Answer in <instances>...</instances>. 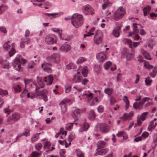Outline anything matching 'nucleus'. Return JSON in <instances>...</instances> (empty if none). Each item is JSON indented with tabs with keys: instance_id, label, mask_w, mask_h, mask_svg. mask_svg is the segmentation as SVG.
I'll list each match as a JSON object with an SVG mask.
<instances>
[{
	"instance_id": "obj_1",
	"label": "nucleus",
	"mask_w": 157,
	"mask_h": 157,
	"mask_svg": "<svg viewBox=\"0 0 157 157\" xmlns=\"http://www.w3.org/2000/svg\"><path fill=\"white\" fill-rule=\"evenodd\" d=\"M83 22V17L82 14L75 13L72 16L71 23L75 27L78 28L81 26Z\"/></svg>"
},
{
	"instance_id": "obj_2",
	"label": "nucleus",
	"mask_w": 157,
	"mask_h": 157,
	"mask_svg": "<svg viewBox=\"0 0 157 157\" xmlns=\"http://www.w3.org/2000/svg\"><path fill=\"white\" fill-rule=\"evenodd\" d=\"M21 62L22 64H24L26 63V60L23 59L20 55H17L12 63V65L13 68L18 71H21L22 70Z\"/></svg>"
},
{
	"instance_id": "obj_3",
	"label": "nucleus",
	"mask_w": 157,
	"mask_h": 157,
	"mask_svg": "<svg viewBox=\"0 0 157 157\" xmlns=\"http://www.w3.org/2000/svg\"><path fill=\"white\" fill-rule=\"evenodd\" d=\"M125 13V10L122 7L119 8L114 15L113 18L115 20H118L121 18Z\"/></svg>"
},
{
	"instance_id": "obj_4",
	"label": "nucleus",
	"mask_w": 157,
	"mask_h": 157,
	"mask_svg": "<svg viewBox=\"0 0 157 157\" xmlns=\"http://www.w3.org/2000/svg\"><path fill=\"white\" fill-rule=\"evenodd\" d=\"M102 32L100 30H98L94 37V43L96 44H101L102 40L103 37Z\"/></svg>"
},
{
	"instance_id": "obj_5",
	"label": "nucleus",
	"mask_w": 157,
	"mask_h": 157,
	"mask_svg": "<svg viewBox=\"0 0 157 157\" xmlns=\"http://www.w3.org/2000/svg\"><path fill=\"white\" fill-rule=\"evenodd\" d=\"M60 55L58 53H54L47 58L48 61L54 63H58L60 61Z\"/></svg>"
},
{
	"instance_id": "obj_6",
	"label": "nucleus",
	"mask_w": 157,
	"mask_h": 157,
	"mask_svg": "<svg viewBox=\"0 0 157 157\" xmlns=\"http://www.w3.org/2000/svg\"><path fill=\"white\" fill-rule=\"evenodd\" d=\"M20 118L19 114L17 113H14L11 116H9L6 119V122L8 124L11 125L12 122H16L18 121Z\"/></svg>"
},
{
	"instance_id": "obj_7",
	"label": "nucleus",
	"mask_w": 157,
	"mask_h": 157,
	"mask_svg": "<svg viewBox=\"0 0 157 157\" xmlns=\"http://www.w3.org/2000/svg\"><path fill=\"white\" fill-rule=\"evenodd\" d=\"M82 9V11L86 14H93L94 13V10L89 4L83 6Z\"/></svg>"
},
{
	"instance_id": "obj_8",
	"label": "nucleus",
	"mask_w": 157,
	"mask_h": 157,
	"mask_svg": "<svg viewBox=\"0 0 157 157\" xmlns=\"http://www.w3.org/2000/svg\"><path fill=\"white\" fill-rule=\"evenodd\" d=\"M140 99H136V101L135 103L133 104V107L136 109H140L143 107V104L146 102L147 99H143L141 101Z\"/></svg>"
},
{
	"instance_id": "obj_9",
	"label": "nucleus",
	"mask_w": 157,
	"mask_h": 157,
	"mask_svg": "<svg viewBox=\"0 0 157 157\" xmlns=\"http://www.w3.org/2000/svg\"><path fill=\"white\" fill-rule=\"evenodd\" d=\"M56 36L53 34L47 36L45 39L46 43L48 44H53L56 43Z\"/></svg>"
},
{
	"instance_id": "obj_10",
	"label": "nucleus",
	"mask_w": 157,
	"mask_h": 157,
	"mask_svg": "<svg viewBox=\"0 0 157 157\" xmlns=\"http://www.w3.org/2000/svg\"><path fill=\"white\" fill-rule=\"evenodd\" d=\"M59 47V50L64 52H68L71 49V46L67 43L61 45H60Z\"/></svg>"
},
{
	"instance_id": "obj_11",
	"label": "nucleus",
	"mask_w": 157,
	"mask_h": 157,
	"mask_svg": "<svg viewBox=\"0 0 157 157\" xmlns=\"http://www.w3.org/2000/svg\"><path fill=\"white\" fill-rule=\"evenodd\" d=\"M71 101L70 99H66L65 100H63L59 104L61 107V112L63 114H64L67 111V109L65 105L66 103H68Z\"/></svg>"
},
{
	"instance_id": "obj_12",
	"label": "nucleus",
	"mask_w": 157,
	"mask_h": 157,
	"mask_svg": "<svg viewBox=\"0 0 157 157\" xmlns=\"http://www.w3.org/2000/svg\"><path fill=\"white\" fill-rule=\"evenodd\" d=\"M96 56L97 60L99 62H103L106 59L105 54L103 52L98 53Z\"/></svg>"
},
{
	"instance_id": "obj_13",
	"label": "nucleus",
	"mask_w": 157,
	"mask_h": 157,
	"mask_svg": "<svg viewBox=\"0 0 157 157\" xmlns=\"http://www.w3.org/2000/svg\"><path fill=\"white\" fill-rule=\"evenodd\" d=\"M37 83L38 85L35 83H33V84L35 86V90L36 91H37L40 88H43L44 86V83L40 78L37 77Z\"/></svg>"
},
{
	"instance_id": "obj_14",
	"label": "nucleus",
	"mask_w": 157,
	"mask_h": 157,
	"mask_svg": "<svg viewBox=\"0 0 157 157\" xmlns=\"http://www.w3.org/2000/svg\"><path fill=\"white\" fill-rule=\"evenodd\" d=\"M134 115V113L132 111H131L129 113H125L121 118L124 121L126 120H130L131 119Z\"/></svg>"
},
{
	"instance_id": "obj_15",
	"label": "nucleus",
	"mask_w": 157,
	"mask_h": 157,
	"mask_svg": "<svg viewBox=\"0 0 157 157\" xmlns=\"http://www.w3.org/2000/svg\"><path fill=\"white\" fill-rule=\"evenodd\" d=\"M21 96L22 98L25 97L26 96L28 98L35 97L34 94L32 93L28 92L27 90H24L21 94Z\"/></svg>"
},
{
	"instance_id": "obj_16",
	"label": "nucleus",
	"mask_w": 157,
	"mask_h": 157,
	"mask_svg": "<svg viewBox=\"0 0 157 157\" xmlns=\"http://www.w3.org/2000/svg\"><path fill=\"white\" fill-rule=\"evenodd\" d=\"M51 66V64L50 63H44L42 64L41 67L44 71L48 73H50L52 72Z\"/></svg>"
},
{
	"instance_id": "obj_17",
	"label": "nucleus",
	"mask_w": 157,
	"mask_h": 157,
	"mask_svg": "<svg viewBox=\"0 0 157 157\" xmlns=\"http://www.w3.org/2000/svg\"><path fill=\"white\" fill-rule=\"evenodd\" d=\"M51 30L54 32H56L58 34V36L60 39L62 40H67V39L64 38L62 36V30H60L59 29L56 28H53L51 29Z\"/></svg>"
},
{
	"instance_id": "obj_18",
	"label": "nucleus",
	"mask_w": 157,
	"mask_h": 157,
	"mask_svg": "<svg viewBox=\"0 0 157 157\" xmlns=\"http://www.w3.org/2000/svg\"><path fill=\"white\" fill-rule=\"evenodd\" d=\"M53 78L52 75H49L48 76L45 77L44 78V82L47 85H51L53 80Z\"/></svg>"
},
{
	"instance_id": "obj_19",
	"label": "nucleus",
	"mask_w": 157,
	"mask_h": 157,
	"mask_svg": "<svg viewBox=\"0 0 157 157\" xmlns=\"http://www.w3.org/2000/svg\"><path fill=\"white\" fill-rule=\"evenodd\" d=\"M97 150V152L94 155L95 156L104 155L107 152L109 151V149L108 148H105L99 150V149H98Z\"/></svg>"
},
{
	"instance_id": "obj_20",
	"label": "nucleus",
	"mask_w": 157,
	"mask_h": 157,
	"mask_svg": "<svg viewBox=\"0 0 157 157\" xmlns=\"http://www.w3.org/2000/svg\"><path fill=\"white\" fill-rule=\"evenodd\" d=\"M80 116V113L79 109L78 108H75L73 112L72 115L75 121H76L78 120Z\"/></svg>"
},
{
	"instance_id": "obj_21",
	"label": "nucleus",
	"mask_w": 157,
	"mask_h": 157,
	"mask_svg": "<svg viewBox=\"0 0 157 157\" xmlns=\"http://www.w3.org/2000/svg\"><path fill=\"white\" fill-rule=\"evenodd\" d=\"M0 67L3 68H8L9 67V63L5 59L0 60Z\"/></svg>"
},
{
	"instance_id": "obj_22",
	"label": "nucleus",
	"mask_w": 157,
	"mask_h": 157,
	"mask_svg": "<svg viewBox=\"0 0 157 157\" xmlns=\"http://www.w3.org/2000/svg\"><path fill=\"white\" fill-rule=\"evenodd\" d=\"M141 53L146 59L149 60L152 59V58L151 57L150 54L147 51L143 49H141Z\"/></svg>"
},
{
	"instance_id": "obj_23",
	"label": "nucleus",
	"mask_w": 157,
	"mask_h": 157,
	"mask_svg": "<svg viewBox=\"0 0 157 157\" xmlns=\"http://www.w3.org/2000/svg\"><path fill=\"white\" fill-rule=\"evenodd\" d=\"M63 14V12H60L59 13H45V15L46 17H50V18L51 19L55 18L56 16L57 15H60Z\"/></svg>"
},
{
	"instance_id": "obj_24",
	"label": "nucleus",
	"mask_w": 157,
	"mask_h": 157,
	"mask_svg": "<svg viewBox=\"0 0 157 157\" xmlns=\"http://www.w3.org/2000/svg\"><path fill=\"white\" fill-rule=\"evenodd\" d=\"M121 27L120 26H117L114 28L113 31V35L116 37H118L120 36V31Z\"/></svg>"
},
{
	"instance_id": "obj_25",
	"label": "nucleus",
	"mask_w": 157,
	"mask_h": 157,
	"mask_svg": "<svg viewBox=\"0 0 157 157\" xmlns=\"http://www.w3.org/2000/svg\"><path fill=\"white\" fill-rule=\"evenodd\" d=\"M30 40L27 39H22L21 41L20 46L21 48H24L25 46L30 44Z\"/></svg>"
},
{
	"instance_id": "obj_26",
	"label": "nucleus",
	"mask_w": 157,
	"mask_h": 157,
	"mask_svg": "<svg viewBox=\"0 0 157 157\" xmlns=\"http://www.w3.org/2000/svg\"><path fill=\"white\" fill-rule=\"evenodd\" d=\"M100 131L103 132H107L108 129L107 128V125L105 124H101L99 125Z\"/></svg>"
},
{
	"instance_id": "obj_27",
	"label": "nucleus",
	"mask_w": 157,
	"mask_h": 157,
	"mask_svg": "<svg viewBox=\"0 0 157 157\" xmlns=\"http://www.w3.org/2000/svg\"><path fill=\"white\" fill-rule=\"evenodd\" d=\"M8 9V6L5 4H2L0 6V14H1Z\"/></svg>"
},
{
	"instance_id": "obj_28",
	"label": "nucleus",
	"mask_w": 157,
	"mask_h": 157,
	"mask_svg": "<svg viewBox=\"0 0 157 157\" xmlns=\"http://www.w3.org/2000/svg\"><path fill=\"white\" fill-rule=\"evenodd\" d=\"M122 42L126 44H128L129 45V47L132 48V42L130 39L128 38H124L122 40Z\"/></svg>"
},
{
	"instance_id": "obj_29",
	"label": "nucleus",
	"mask_w": 157,
	"mask_h": 157,
	"mask_svg": "<svg viewBox=\"0 0 157 157\" xmlns=\"http://www.w3.org/2000/svg\"><path fill=\"white\" fill-rule=\"evenodd\" d=\"M151 9V7L150 6H147L144 8L143 12L144 16H146L149 14Z\"/></svg>"
},
{
	"instance_id": "obj_30",
	"label": "nucleus",
	"mask_w": 157,
	"mask_h": 157,
	"mask_svg": "<svg viewBox=\"0 0 157 157\" xmlns=\"http://www.w3.org/2000/svg\"><path fill=\"white\" fill-rule=\"evenodd\" d=\"M157 125V123H155L153 122H151L150 125L148 127V130L150 131L151 132L153 129H154Z\"/></svg>"
},
{
	"instance_id": "obj_31",
	"label": "nucleus",
	"mask_w": 157,
	"mask_h": 157,
	"mask_svg": "<svg viewBox=\"0 0 157 157\" xmlns=\"http://www.w3.org/2000/svg\"><path fill=\"white\" fill-rule=\"evenodd\" d=\"M89 127V125L88 123L85 122L83 125L82 127L80 128L79 131V132H82L83 131H86Z\"/></svg>"
},
{
	"instance_id": "obj_32",
	"label": "nucleus",
	"mask_w": 157,
	"mask_h": 157,
	"mask_svg": "<svg viewBox=\"0 0 157 157\" xmlns=\"http://www.w3.org/2000/svg\"><path fill=\"white\" fill-rule=\"evenodd\" d=\"M106 143L103 140L99 141L97 144L98 149L103 148L105 146Z\"/></svg>"
},
{
	"instance_id": "obj_33",
	"label": "nucleus",
	"mask_w": 157,
	"mask_h": 157,
	"mask_svg": "<svg viewBox=\"0 0 157 157\" xmlns=\"http://www.w3.org/2000/svg\"><path fill=\"white\" fill-rule=\"evenodd\" d=\"M152 72H150L149 75L153 78H154L156 76L157 74V68L154 67L152 68Z\"/></svg>"
},
{
	"instance_id": "obj_34",
	"label": "nucleus",
	"mask_w": 157,
	"mask_h": 157,
	"mask_svg": "<svg viewBox=\"0 0 157 157\" xmlns=\"http://www.w3.org/2000/svg\"><path fill=\"white\" fill-rule=\"evenodd\" d=\"M96 116L93 110H91L89 113L88 118L90 120H93L95 118Z\"/></svg>"
},
{
	"instance_id": "obj_35",
	"label": "nucleus",
	"mask_w": 157,
	"mask_h": 157,
	"mask_svg": "<svg viewBox=\"0 0 157 157\" xmlns=\"http://www.w3.org/2000/svg\"><path fill=\"white\" fill-rule=\"evenodd\" d=\"M12 47L9 52V55L10 57L12 56L16 52L14 48L15 46V44L14 43H12Z\"/></svg>"
},
{
	"instance_id": "obj_36",
	"label": "nucleus",
	"mask_w": 157,
	"mask_h": 157,
	"mask_svg": "<svg viewBox=\"0 0 157 157\" xmlns=\"http://www.w3.org/2000/svg\"><path fill=\"white\" fill-rule=\"evenodd\" d=\"M104 4L102 5V9L103 10L105 9L109 6L111 4V3L109 2V0H103Z\"/></svg>"
},
{
	"instance_id": "obj_37",
	"label": "nucleus",
	"mask_w": 157,
	"mask_h": 157,
	"mask_svg": "<svg viewBox=\"0 0 157 157\" xmlns=\"http://www.w3.org/2000/svg\"><path fill=\"white\" fill-rule=\"evenodd\" d=\"M113 89L112 88L107 87L104 90V92L109 95H111L113 92Z\"/></svg>"
},
{
	"instance_id": "obj_38",
	"label": "nucleus",
	"mask_w": 157,
	"mask_h": 157,
	"mask_svg": "<svg viewBox=\"0 0 157 157\" xmlns=\"http://www.w3.org/2000/svg\"><path fill=\"white\" fill-rule=\"evenodd\" d=\"M81 78L80 77L77 75H75L74 76L72 80L75 82H80L81 81Z\"/></svg>"
},
{
	"instance_id": "obj_39",
	"label": "nucleus",
	"mask_w": 157,
	"mask_h": 157,
	"mask_svg": "<svg viewBox=\"0 0 157 157\" xmlns=\"http://www.w3.org/2000/svg\"><path fill=\"white\" fill-rule=\"evenodd\" d=\"M112 63L111 62L108 61L106 62L104 64V67L106 70H108L111 66Z\"/></svg>"
},
{
	"instance_id": "obj_40",
	"label": "nucleus",
	"mask_w": 157,
	"mask_h": 157,
	"mask_svg": "<svg viewBox=\"0 0 157 157\" xmlns=\"http://www.w3.org/2000/svg\"><path fill=\"white\" fill-rule=\"evenodd\" d=\"M144 66L146 68L150 69H152L153 67H154L152 66L147 61H146L145 60H144Z\"/></svg>"
},
{
	"instance_id": "obj_41",
	"label": "nucleus",
	"mask_w": 157,
	"mask_h": 157,
	"mask_svg": "<svg viewBox=\"0 0 157 157\" xmlns=\"http://www.w3.org/2000/svg\"><path fill=\"white\" fill-rule=\"evenodd\" d=\"M3 46L5 50L7 51L8 50L10 47V41H8L5 43L4 44Z\"/></svg>"
},
{
	"instance_id": "obj_42",
	"label": "nucleus",
	"mask_w": 157,
	"mask_h": 157,
	"mask_svg": "<svg viewBox=\"0 0 157 157\" xmlns=\"http://www.w3.org/2000/svg\"><path fill=\"white\" fill-rule=\"evenodd\" d=\"M22 90L21 86L19 85H17L15 86L14 90L15 92L19 93Z\"/></svg>"
},
{
	"instance_id": "obj_43",
	"label": "nucleus",
	"mask_w": 157,
	"mask_h": 157,
	"mask_svg": "<svg viewBox=\"0 0 157 157\" xmlns=\"http://www.w3.org/2000/svg\"><path fill=\"white\" fill-rule=\"evenodd\" d=\"M88 71L87 67L86 66H85L83 67L82 73L84 77H85L87 76Z\"/></svg>"
},
{
	"instance_id": "obj_44",
	"label": "nucleus",
	"mask_w": 157,
	"mask_h": 157,
	"mask_svg": "<svg viewBox=\"0 0 157 157\" xmlns=\"http://www.w3.org/2000/svg\"><path fill=\"white\" fill-rule=\"evenodd\" d=\"M148 113V112H144L142 113L140 116V120L143 121L145 120Z\"/></svg>"
},
{
	"instance_id": "obj_45",
	"label": "nucleus",
	"mask_w": 157,
	"mask_h": 157,
	"mask_svg": "<svg viewBox=\"0 0 157 157\" xmlns=\"http://www.w3.org/2000/svg\"><path fill=\"white\" fill-rule=\"evenodd\" d=\"M145 83L146 85L150 86L152 82L149 77H147L145 80Z\"/></svg>"
},
{
	"instance_id": "obj_46",
	"label": "nucleus",
	"mask_w": 157,
	"mask_h": 157,
	"mask_svg": "<svg viewBox=\"0 0 157 157\" xmlns=\"http://www.w3.org/2000/svg\"><path fill=\"white\" fill-rule=\"evenodd\" d=\"M58 142L60 144L63 146L65 145V147H69V145L67 144L66 141L65 140H64L63 141L59 140Z\"/></svg>"
},
{
	"instance_id": "obj_47",
	"label": "nucleus",
	"mask_w": 157,
	"mask_h": 157,
	"mask_svg": "<svg viewBox=\"0 0 157 157\" xmlns=\"http://www.w3.org/2000/svg\"><path fill=\"white\" fill-rule=\"evenodd\" d=\"M86 59L83 57H79L77 60V63H82L86 60Z\"/></svg>"
},
{
	"instance_id": "obj_48",
	"label": "nucleus",
	"mask_w": 157,
	"mask_h": 157,
	"mask_svg": "<svg viewBox=\"0 0 157 157\" xmlns=\"http://www.w3.org/2000/svg\"><path fill=\"white\" fill-rule=\"evenodd\" d=\"M73 124L72 123H68L66 125V128L67 130L70 131L72 128Z\"/></svg>"
},
{
	"instance_id": "obj_49",
	"label": "nucleus",
	"mask_w": 157,
	"mask_h": 157,
	"mask_svg": "<svg viewBox=\"0 0 157 157\" xmlns=\"http://www.w3.org/2000/svg\"><path fill=\"white\" fill-rule=\"evenodd\" d=\"M134 53H128L126 56V58L128 60H130L132 59L134 57Z\"/></svg>"
},
{
	"instance_id": "obj_50",
	"label": "nucleus",
	"mask_w": 157,
	"mask_h": 157,
	"mask_svg": "<svg viewBox=\"0 0 157 157\" xmlns=\"http://www.w3.org/2000/svg\"><path fill=\"white\" fill-rule=\"evenodd\" d=\"M8 94V92L7 90H3L0 88V95L2 96H6Z\"/></svg>"
},
{
	"instance_id": "obj_51",
	"label": "nucleus",
	"mask_w": 157,
	"mask_h": 157,
	"mask_svg": "<svg viewBox=\"0 0 157 157\" xmlns=\"http://www.w3.org/2000/svg\"><path fill=\"white\" fill-rule=\"evenodd\" d=\"M64 87L65 92L66 93H68L71 90V87L70 85L65 86Z\"/></svg>"
},
{
	"instance_id": "obj_52",
	"label": "nucleus",
	"mask_w": 157,
	"mask_h": 157,
	"mask_svg": "<svg viewBox=\"0 0 157 157\" xmlns=\"http://www.w3.org/2000/svg\"><path fill=\"white\" fill-rule=\"evenodd\" d=\"M125 103V108L127 110L128 108L129 105V103L128 99H123Z\"/></svg>"
},
{
	"instance_id": "obj_53",
	"label": "nucleus",
	"mask_w": 157,
	"mask_h": 157,
	"mask_svg": "<svg viewBox=\"0 0 157 157\" xmlns=\"http://www.w3.org/2000/svg\"><path fill=\"white\" fill-rule=\"evenodd\" d=\"M66 153L65 150L64 149H61L60 150L59 153L60 157H66L65 154Z\"/></svg>"
},
{
	"instance_id": "obj_54",
	"label": "nucleus",
	"mask_w": 157,
	"mask_h": 157,
	"mask_svg": "<svg viewBox=\"0 0 157 157\" xmlns=\"http://www.w3.org/2000/svg\"><path fill=\"white\" fill-rule=\"evenodd\" d=\"M76 154L78 157H84L83 154L80 150H77Z\"/></svg>"
},
{
	"instance_id": "obj_55",
	"label": "nucleus",
	"mask_w": 157,
	"mask_h": 157,
	"mask_svg": "<svg viewBox=\"0 0 157 157\" xmlns=\"http://www.w3.org/2000/svg\"><path fill=\"white\" fill-rule=\"evenodd\" d=\"M149 135V133L147 132H144L141 135V137L144 138H147Z\"/></svg>"
},
{
	"instance_id": "obj_56",
	"label": "nucleus",
	"mask_w": 157,
	"mask_h": 157,
	"mask_svg": "<svg viewBox=\"0 0 157 157\" xmlns=\"http://www.w3.org/2000/svg\"><path fill=\"white\" fill-rule=\"evenodd\" d=\"M41 153H40L36 151L33 152L32 154L31 157H38L41 155Z\"/></svg>"
},
{
	"instance_id": "obj_57",
	"label": "nucleus",
	"mask_w": 157,
	"mask_h": 157,
	"mask_svg": "<svg viewBox=\"0 0 157 157\" xmlns=\"http://www.w3.org/2000/svg\"><path fill=\"white\" fill-rule=\"evenodd\" d=\"M42 147V144L40 143H39L36 144L35 148L37 150L39 151L41 149Z\"/></svg>"
},
{
	"instance_id": "obj_58",
	"label": "nucleus",
	"mask_w": 157,
	"mask_h": 157,
	"mask_svg": "<svg viewBox=\"0 0 157 157\" xmlns=\"http://www.w3.org/2000/svg\"><path fill=\"white\" fill-rule=\"evenodd\" d=\"M74 66V64L73 63H71L67 64L66 66V68L67 69H70L73 68Z\"/></svg>"
},
{
	"instance_id": "obj_59",
	"label": "nucleus",
	"mask_w": 157,
	"mask_h": 157,
	"mask_svg": "<svg viewBox=\"0 0 157 157\" xmlns=\"http://www.w3.org/2000/svg\"><path fill=\"white\" fill-rule=\"evenodd\" d=\"M9 106H8V108L4 109L3 110V112L4 113H7V114L6 116L7 117H8V115L10 114V110L9 109Z\"/></svg>"
},
{
	"instance_id": "obj_60",
	"label": "nucleus",
	"mask_w": 157,
	"mask_h": 157,
	"mask_svg": "<svg viewBox=\"0 0 157 157\" xmlns=\"http://www.w3.org/2000/svg\"><path fill=\"white\" fill-rule=\"evenodd\" d=\"M39 137L38 135H35L33 136L31 138V140L32 141L35 142L38 139Z\"/></svg>"
},
{
	"instance_id": "obj_61",
	"label": "nucleus",
	"mask_w": 157,
	"mask_h": 157,
	"mask_svg": "<svg viewBox=\"0 0 157 157\" xmlns=\"http://www.w3.org/2000/svg\"><path fill=\"white\" fill-rule=\"evenodd\" d=\"M103 107L102 105L99 106L97 108L98 111L100 113H102L103 111Z\"/></svg>"
},
{
	"instance_id": "obj_62",
	"label": "nucleus",
	"mask_w": 157,
	"mask_h": 157,
	"mask_svg": "<svg viewBox=\"0 0 157 157\" xmlns=\"http://www.w3.org/2000/svg\"><path fill=\"white\" fill-rule=\"evenodd\" d=\"M124 135H125V133L124 131H119L118 133L117 134V136L118 137H120L121 136H123Z\"/></svg>"
},
{
	"instance_id": "obj_63",
	"label": "nucleus",
	"mask_w": 157,
	"mask_h": 157,
	"mask_svg": "<svg viewBox=\"0 0 157 157\" xmlns=\"http://www.w3.org/2000/svg\"><path fill=\"white\" fill-rule=\"evenodd\" d=\"M0 31L5 33H6L7 32L6 29L3 26L0 27Z\"/></svg>"
},
{
	"instance_id": "obj_64",
	"label": "nucleus",
	"mask_w": 157,
	"mask_h": 157,
	"mask_svg": "<svg viewBox=\"0 0 157 157\" xmlns=\"http://www.w3.org/2000/svg\"><path fill=\"white\" fill-rule=\"evenodd\" d=\"M139 33L141 35L144 36L146 34V33L144 29H141L140 30Z\"/></svg>"
}]
</instances>
